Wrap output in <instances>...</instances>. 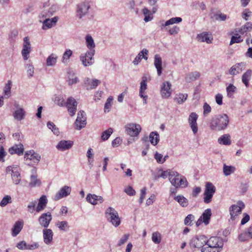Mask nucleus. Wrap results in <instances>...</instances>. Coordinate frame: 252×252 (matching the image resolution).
<instances>
[{
    "label": "nucleus",
    "instance_id": "obj_1",
    "mask_svg": "<svg viewBox=\"0 0 252 252\" xmlns=\"http://www.w3.org/2000/svg\"><path fill=\"white\" fill-rule=\"evenodd\" d=\"M229 123L228 116L225 114L216 115L210 122V127L214 131H220L225 130Z\"/></svg>",
    "mask_w": 252,
    "mask_h": 252
},
{
    "label": "nucleus",
    "instance_id": "obj_2",
    "mask_svg": "<svg viewBox=\"0 0 252 252\" xmlns=\"http://www.w3.org/2000/svg\"><path fill=\"white\" fill-rule=\"evenodd\" d=\"M201 241L202 244H207L209 247L212 248H220L223 246V241L221 238L218 237H212L210 239L207 240L204 235H200L195 238L194 241Z\"/></svg>",
    "mask_w": 252,
    "mask_h": 252
},
{
    "label": "nucleus",
    "instance_id": "obj_3",
    "mask_svg": "<svg viewBox=\"0 0 252 252\" xmlns=\"http://www.w3.org/2000/svg\"><path fill=\"white\" fill-rule=\"evenodd\" d=\"M105 216L107 220L115 227H118L121 223V219L118 212L112 207L108 208L105 211Z\"/></svg>",
    "mask_w": 252,
    "mask_h": 252
},
{
    "label": "nucleus",
    "instance_id": "obj_4",
    "mask_svg": "<svg viewBox=\"0 0 252 252\" xmlns=\"http://www.w3.org/2000/svg\"><path fill=\"white\" fill-rule=\"evenodd\" d=\"M177 175H174L169 179L171 184L176 188H186L188 186V181L186 177L177 172Z\"/></svg>",
    "mask_w": 252,
    "mask_h": 252
},
{
    "label": "nucleus",
    "instance_id": "obj_5",
    "mask_svg": "<svg viewBox=\"0 0 252 252\" xmlns=\"http://www.w3.org/2000/svg\"><path fill=\"white\" fill-rule=\"evenodd\" d=\"M216 191V188L211 182H207L204 192V202L205 203H210L213 197V194Z\"/></svg>",
    "mask_w": 252,
    "mask_h": 252
},
{
    "label": "nucleus",
    "instance_id": "obj_6",
    "mask_svg": "<svg viewBox=\"0 0 252 252\" xmlns=\"http://www.w3.org/2000/svg\"><path fill=\"white\" fill-rule=\"evenodd\" d=\"M125 128L126 133L131 137L137 136L141 130L140 125L135 123L127 124Z\"/></svg>",
    "mask_w": 252,
    "mask_h": 252
},
{
    "label": "nucleus",
    "instance_id": "obj_7",
    "mask_svg": "<svg viewBox=\"0 0 252 252\" xmlns=\"http://www.w3.org/2000/svg\"><path fill=\"white\" fill-rule=\"evenodd\" d=\"M245 204L242 201H238L237 205H232L229 209L231 219L234 220L236 217L242 213L245 208Z\"/></svg>",
    "mask_w": 252,
    "mask_h": 252
},
{
    "label": "nucleus",
    "instance_id": "obj_8",
    "mask_svg": "<svg viewBox=\"0 0 252 252\" xmlns=\"http://www.w3.org/2000/svg\"><path fill=\"white\" fill-rule=\"evenodd\" d=\"M90 5L88 2H83L77 5L76 16L79 19H82L86 16L89 11Z\"/></svg>",
    "mask_w": 252,
    "mask_h": 252
},
{
    "label": "nucleus",
    "instance_id": "obj_9",
    "mask_svg": "<svg viewBox=\"0 0 252 252\" xmlns=\"http://www.w3.org/2000/svg\"><path fill=\"white\" fill-rule=\"evenodd\" d=\"M52 216L50 212L42 214L38 218V221L41 226L44 228H48L51 220Z\"/></svg>",
    "mask_w": 252,
    "mask_h": 252
},
{
    "label": "nucleus",
    "instance_id": "obj_10",
    "mask_svg": "<svg viewBox=\"0 0 252 252\" xmlns=\"http://www.w3.org/2000/svg\"><path fill=\"white\" fill-rule=\"evenodd\" d=\"M76 129L80 130L86 125V118L83 111H79L77 114V119L74 123Z\"/></svg>",
    "mask_w": 252,
    "mask_h": 252
},
{
    "label": "nucleus",
    "instance_id": "obj_11",
    "mask_svg": "<svg viewBox=\"0 0 252 252\" xmlns=\"http://www.w3.org/2000/svg\"><path fill=\"white\" fill-rule=\"evenodd\" d=\"M64 106L67 108L71 116H73L75 114L77 110V102L73 97H68Z\"/></svg>",
    "mask_w": 252,
    "mask_h": 252
},
{
    "label": "nucleus",
    "instance_id": "obj_12",
    "mask_svg": "<svg viewBox=\"0 0 252 252\" xmlns=\"http://www.w3.org/2000/svg\"><path fill=\"white\" fill-rule=\"evenodd\" d=\"M32 50L31 44L28 37L24 38V43L21 52L24 60H27L29 58V54Z\"/></svg>",
    "mask_w": 252,
    "mask_h": 252
},
{
    "label": "nucleus",
    "instance_id": "obj_13",
    "mask_svg": "<svg viewBox=\"0 0 252 252\" xmlns=\"http://www.w3.org/2000/svg\"><path fill=\"white\" fill-rule=\"evenodd\" d=\"M198 119V115L194 112H192L190 114L189 117V123L192 130L193 133L195 134L198 131V126L197 124V120Z\"/></svg>",
    "mask_w": 252,
    "mask_h": 252
},
{
    "label": "nucleus",
    "instance_id": "obj_14",
    "mask_svg": "<svg viewBox=\"0 0 252 252\" xmlns=\"http://www.w3.org/2000/svg\"><path fill=\"white\" fill-rule=\"evenodd\" d=\"M71 191V187L67 186H63L56 194L54 197V200L57 201L63 197L67 196L70 193Z\"/></svg>",
    "mask_w": 252,
    "mask_h": 252
},
{
    "label": "nucleus",
    "instance_id": "obj_15",
    "mask_svg": "<svg viewBox=\"0 0 252 252\" xmlns=\"http://www.w3.org/2000/svg\"><path fill=\"white\" fill-rule=\"evenodd\" d=\"M171 84L168 81L163 83L160 93L163 98H167L171 95L172 90L171 89Z\"/></svg>",
    "mask_w": 252,
    "mask_h": 252
},
{
    "label": "nucleus",
    "instance_id": "obj_16",
    "mask_svg": "<svg viewBox=\"0 0 252 252\" xmlns=\"http://www.w3.org/2000/svg\"><path fill=\"white\" fill-rule=\"evenodd\" d=\"M93 54L92 56H89L88 55V51L85 54H82L80 57V60L81 61L84 66L86 67L92 65L94 63Z\"/></svg>",
    "mask_w": 252,
    "mask_h": 252
},
{
    "label": "nucleus",
    "instance_id": "obj_17",
    "mask_svg": "<svg viewBox=\"0 0 252 252\" xmlns=\"http://www.w3.org/2000/svg\"><path fill=\"white\" fill-rule=\"evenodd\" d=\"M85 39L86 46L89 49V50L88 51V55L89 56H92L93 54H95V44L94 39L90 34L87 35Z\"/></svg>",
    "mask_w": 252,
    "mask_h": 252
},
{
    "label": "nucleus",
    "instance_id": "obj_18",
    "mask_svg": "<svg viewBox=\"0 0 252 252\" xmlns=\"http://www.w3.org/2000/svg\"><path fill=\"white\" fill-rule=\"evenodd\" d=\"M73 145V142L71 140H61L60 141L56 148L58 150L64 151L70 149Z\"/></svg>",
    "mask_w": 252,
    "mask_h": 252
},
{
    "label": "nucleus",
    "instance_id": "obj_19",
    "mask_svg": "<svg viewBox=\"0 0 252 252\" xmlns=\"http://www.w3.org/2000/svg\"><path fill=\"white\" fill-rule=\"evenodd\" d=\"M87 201L93 205H96L103 202L104 199L101 196L89 193L86 197Z\"/></svg>",
    "mask_w": 252,
    "mask_h": 252
},
{
    "label": "nucleus",
    "instance_id": "obj_20",
    "mask_svg": "<svg viewBox=\"0 0 252 252\" xmlns=\"http://www.w3.org/2000/svg\"><path fill=\"white\" fill-rule=\"evenodd\" d=\"M58 9L57 5H53L47 9H44L39 15V18H49L52 16Z\"/></svg>",
    "mask_w": 252,
    "mask_h": 252
},
{
    "label": "nucleus",
    "instance_id": "obj_21",
    "mask_svg": "<svg viewBox=\"0 0 252 252\" xmlns=\"http://www.w3.org/2000/svg\"><path fill=\"white\" fill-rule=\"evenodd\" d=\"M23 226L24 222L22 220L16 221L11 229V235L13 237L17 236L23 229Z\"/></svg>",
    "mask_w": 252,
    "mask_h": 252
},
{
    "label": "nucleus",
    "instance_id": "obj_22",
    "mask_svg": "<svg viewBox=\"0 0 252 252\" xmlns=\"http://www.w3.org/2000/svg\"><path fill=\"white\" fill-rule=\"evenodd\" d=\"M44 242L50 244L52 242L53 232L51 229L44 228L42 231Z\"/></svg>",
    "mask_w": 252,
    "mask_h": 252
},
{
    "label": "nucleus",
    "instance_id": "obj_23",
    "mask_svg": "<svg viewBox=\"0 0 252 252\" xmlns=\"http://www.w3.org/2000/svg\"><path fill=\"white\" fill-rule=\"evenodd\" d=\"M25 158L33 160L34 162L38 163L41 159V156L33 150L27 152L24 156Z\"/></svg>",
    "mask_w": 252,
    "mask_h": 252
},
{
    "label": "nucleus",
    "instance_id": "obj_24",
    "mask_svg": "<svg viewBox=\"0 0 252 252\" xmlns=\"http://www.w3.org/2000/svg\"><path fill=\"white\" fill-rule=\"evenodd\" d=\"M45 20L43 21L42 29L44 30L51 28L53 26L56 25L58 20V17L55 16L52 19L49 18H44Z\"/></svg>",
    "mask_w": 252,
    "mask_h": 252
},
{
    "label": "nucleus",
    "instance_id": "obj_25",
    "mask_svg": "<svg viewBox=\"0 0 252 252\" xmlns=\"http://www.w3.org/2000/svg\"><path fill=\"white\" fill-rule=\"evenodd\" d=\"M101 81L96 79H94L91 80L89 78H87L84 80V83L87 87V90H92L95 88L99 84H100Z\"/></svg>",
    "mask_w": 252,
    "mask_h": 252
},
{
    "label": "nucleus",
    "instance_id": "obj_26",
    "mask_svg": "<svg viewBox=\"0 0 252 252\" xmlns=\"http://www.w3.org/2000/svg\"><path fill=\"white\" fill-rule=\"evenodd\" d=\"M10 154L13 155L16 154L18 155H22L24 153V146L22 144L20 143L18 144H15L9 149Z\"/></svg>",
    "mask_w": 252,
    "mask_h": 252
},
{
    "label": "nucleus",
    "instance_id": "obj_27",
    "mask_svg": "<svg viewBox=\"0 0 252 252\" xmlns=\"http://www.w3.org/2000/svg\"><path fill=\"white\" fill-rule=\"evenodd\" d=\"M48 200L46 195L41 196L38 199V203L36 208V211L40 212L43 211L46 207Z\"/></svg>",
    "mask_w": 252,
    "mask_h": 252
},
{
    "label": "nucleus",
    "instance_id": "obj_28",
    "mask_svg": "<svg viewBox=\"0 0 252 252\" xmlns=\"http://www.w3.org/2000/svg\"><path fill=\"white\" fill-rule=\"evenodd\" d=\"M154 65L157 70L158 75L160 76L162 73V59L158 54L155 55Z\"/></svg>",
    "mask_w": 252,
    "mask_h": 252
},
{
    "label": "nucleus",
    "instance_id": "obj_29",
    "mask_svg": "<svg viewBox=\"0 0 252 252\" xmlns=\"http://www.w3.org/2000/svg\"><path fill=\"white\" fill-rule=\"evenodd\" d=\"M197 40L202 42H206L210 44L212 43L213 37L211 34L206 32H202L198 34L197 36Z\"/></svg>",
    "mask_w": 252,
    "mask_h": 252
},
{
    "label": "nucleus",
    "instance_id": "obj_30",
    "mask_svg": "<svg viewBox=\"0 0 252 252\" xmlns=\"http://www.w3.org/2000/svg\"><path fill=\"white\" fill-rule=\"evenodd\" d=\"M15 106L17 108V109L14 112L13 117L15 120L17 121H21L24 119L26 112L23 108H18V104H15Z\"/></svg>",
    "mask_w": 252,
    "mask_h": 252
},
{
    "label": "nucleus",
    "instance_id": "obj_31",
    "mask_svg": "<svg viewBox=\"0 0 252 252\" xmlns=\"http://www.w3.org/2000/svg\"><path fill=\"white\" fill-rule=\"evenodd\" d=\"M212 216L211 209H207L205 210L200 218L202 220L203 223L206 225H208L210 222V220Z\"/></svg>",
    "mask_w": 252,
    "mask_h": 252
},
{
    "label": "nucleus",
    "instance_id": "obj_32",
    "mask_svg": "<svg viewBox=\"0 0 252 252\" xmlns=\"http://www.w3.org/2000/svg\"><path fill=\"white\" fill-rule=\"evenodd\" d=\"M200 76V73L197 71H194L187 74L185 80L187 82L194 81Z\"/></svg>",
    "mask_w": 252,
    "mask_h": 252
},
{
    "label": "nucleus",
    "instance_id": "obj_33",
    "mask_svg": "<svg viewBox=\"0 0 252 252\" xmlns=\"http://www.w3.org/2000/svg\"><path fill=\"white\" fill-rule=\"evenodd\" d=\"M218 142L220 144L229 145L231 144L230 136L228 134H225L218 139Z\"/></svg>",
    "mask_w": 252,
    "mask_h": 252
},
{
    "label": "nucleus",
    "instance_id": "obj_34",
    "mask_svg": "<svg viewBox=\"0 0 252 252\" xmlns=\"http://www.w3.org/2000/svg\"><path fill=\"white\" fill-rule=\"evenodd\" d=\"M252 75V71L251 69L247 70V71L243 74L242 77V81L246 87H248L249 86V82L251 79Z\"/></svg>",
    "mask_w": 252,
    "mask_h": 252
},
{
    "label": "nucleus",
    "instance_id": "obj_35",
    "mask_svg": "<svg viewBox=\"0 0 252 252\" xmlns=\"http://www.w3.org/2000/svg\"><path fill=\"white\" fill-rule=\"evenodd\" d=\"M149 140L151 143L156 146L159 140V135L156 131H153L150 133L149 135Z\"/></svg>",
    "mask_w": 252,
    "mask_h": 252
},
{
    "label": "nucleus",
    "instance_id": "obj_36",
    "mask_svg": "<svg viewBox=\"0 0 252 252\" xmlns=\"http://www.w3.org/2000/svg\"><path fill=\"white\" fill-rule=\"evenodd\" d=\"M177 175V172L175 171H171V170H166V171H163L162 172L161 174L160 175L156 176L155 177V180H157L158 178L159 177H161L163 179H166L167 177H169V179L170 177H173L174 175Z\"/></svg>",
    "mask_w": 252,
    "mask_h": 252
},
{
    "label": "nucleus",
    "instance_id": "obj_37",
    "mask_svg": "<svg viewBox=\"0 0 252 252\" xmlns=\"http://www.w3.org/2000/svg\"><path fill=\"white\" fill-rule=\"evenodd\" d=\"M252 30V23L247 22L239 29V32L241 34H246Z\"/></svg>",
    "mask_w": 252,
    "mask_h": 252
},
{
    "label": "nucleus",
    "instance_id": "obj_38",
    "mask_svg": "<svg viewBox=\"0 0 252 252\" xmlns=\"http://www.w3.org/2000/svg\"><path fill=\"white\" fill-rule=\"evenodd\" d=\"M58 57L57 56L52 53L51 54L46 60V64L47 66H54L57 62Z\"/></svg>",
    "mask_w": 252,
    "mask_h": 252
},
{
    "label": "nucleus",
    "instance_id": "obj_39",
    "mask_svg": "<svg viewBox=\"0 0 252 252\" xmlns=\"http://www.w3.org/2000/svg\"><path fill=\"white\" fill-rule=\"evenodd\" d=\"M174 199L183 207H187L188 205V199L183 195L176 196L174 197Z\"/></svg>",
    "mask_w": 252,
    "mask_h": 252
},
{
    "label": "nucleus",
    "instance_id": "obj_40",
    "mask_svg": "<svg viewBox=\"0 0 252 252\" xmlns=\"http://www.w3.org/2000/svg\"><path fill=\"white\" fill-rule=\"evenodd\" d=\"M142 81L140 83V87L139 90V95L143 96L145 91L147 89V77L144 76L142 77Z\"/></svg>",
    "mask_w": 252,
    "mask_h": 252
},
{
    "label": "nucleus",
    "instance_id": "obj_41",
    "mask_svg": "<svg viewBox=\"0 0 252 252\" xmlns=\"http://www.w3.org/2000/svg\"><path fill=\"white\" fill-rule=\"evenodd\" d=\"M11 86L12 82L9 80L3 88V93L6 98L9 97L11 95Z\"/></svg>",
    "mask_w": 252,
    "mask_h": 252
},
{
    "label": "nucleus",
    "instance_id": "obj_42",
    "mask_svg": "<svg viewBox=\"0 0 252 252\" xmlns=\"http://www.w3.org/2000/svg\"><path fill=\"white\" fill-rule=\"evenodd\" d=\"M235 170V167L233 166H228L224 164L223 167V174L225 176H228L234 173Z\"/></svg>",
    "mask_w": 252,
    "mask_h": 252
},
{
    "label": "nucleus",
    "instance_id": "obj_43",
    "mask_svg": "<svg viewBox=\"0 0 252 252\" xmlns=\"http://www.w3.org/2000/svg\"><path fill=\"white\" fill-rule=\"evenodd\" d=\"M188 96V95L187 94H179L176 95L174 100L178 104H182L187 100Z\"/></svg>",
    "mask_w": 252,
    "mask_h": 252
},
{
    "label": "nucleus",
    "instance_id": "obj_44",
    "mask_svg": "<svg viewBox=\"0 0 252 252\" xmlns=\"http://www.w3.org/2000/svg\"><path fill=\"white\" fill-rule=\"evenodd\" d=\"M68 78L67 82L69 85L76 84L79 82V79L75 75L73 72L68 73Z\"/></svg>",
    "mask_w": 252,
    "mask_h": 252
},
{
    "label": "nucleus",
    "instance_id": "obj_45",
    "mask_svg": "<svg viewBox=\"0 0 252 252\" xmlns=\"http://www.w3.org/2000/svg\"><path fill=\"white\" fill-rule=\"evenodd\" d=\"M13 182L15 185H18L20 181V174L17 170H13L11 174Z\"/></svg>",
    "mask_w": 252,
    "mask_h": 252
},
{
    "label": "nucleus",
    "instance_id": "obj_46",
    "mask_svg": "<svg viewBox=\"0 0 252 252\" xmlns=\"http://www.w3.org/2000/svg\"><path fill=\"white\" fill-rule=\"evenodd\" d=\"M41 182L39 180L37 179V176L36 175H32L31 176V182L29 184V186L31 187H35L36 186H39Z\"/></svg>",
    "mask_w": 252,
    "mask_h": 252
},
{
    "label": "nucleus",
    "instance_id": "obj_47",
    "mask_svg": "<svg viewBox=\"0 0 252 252\" xmlns=\"http://www.w3.org/2000/svg\"><path fill=\"white\" fill-rule=\"evenodd\" d=\"M182 21V19L181 17H174L170 19L169 20L166 21L164 25H162V26L166 27L167 26L172 25L175 23H179Z\"/></svg>",
    "mask_w": 252,
    "mask_h": 252
},
{
    "label": "nucleus",
    "instance_id": "obj_48",
    "mask_svg": "<svg viewBox=\"0 0 252 252\" xmlns=\"http://www.w3.org/2000/svg\"><path fill=\"white\" fill-rule=\"evenodd\" d=\"M72 54V52L71 50L68 49L66 50L65 52L63 53L62 62L63 63H66L68 62L69 59L70 57L71 56Z\"/></svg>",
    "mask_w": 252,
    "mask_h": 252
},
{
    "label": "nucleus",
    "instance_id": "obj_49",
    "mask_svg": "<svg viewBox=\"0 0 252 252\" xmlns=\"http://www.w3.org/2000/svg\"><path fill=\"white\" fill-rule=\"evenodd\" d=\"M56 225L59 228L60 230L65 231L69 226L68 222L66 221H58L56 223Z\"/></svg>",
    "mask_w": 252,
    "mask_h": 252
},
{
    "label": "nucleus",
    "instance_id": "obj_50",
    "mask_svg": "<svg viewBox=\"0 0 252 252\" xmlns=\"http://www.w3.org/2000/svg\"><path fill=\"white\" fill-rule=\"evenodd\" d=\"M113 132V128H111V127L109 128L108 129L104 131L102 133L101 139L103 141L107 140L109 138L110 135L112 134Z\"/></svg>",
    "mask_w": 252,
    "mask_h": 252
},
{
    "label": "nucleus",
    "instance_id": "obj_51",
    "mask_svg": "<svg viewBox=\"0 0 252 252\" xmlns=\"http://www.w3.org/2000/svg\"><path fill=\"white\" fill-rule=\"evenodd\" d=\"M12 202V198L9 195L4 196L0 202V206L2 207H5L8 204Z\"/></svg>",
    "mask_w": 252,
    "mask_h": 252
},
{
    "label": "nucleus",
    "instance_id": "obj_52",
    "mask_svg": "<svg viewBox=\"0 0 252 252\" xmlns=\"http://www.w3.org/2000/svg\"><path fill=\"white\" fill-rule=\"evenodd\" d=\"M27 73L29 78L33 76L34 72V67L31 63H27L26 65Z\"/></svg>",
    "mask_w": 252,
    "mask_h": 252
},
{
    "label": "nucleus",
    "instance_id": "obj_53",
    "mask_svg": "<svg viewBox=\"0 0 252 252\" xmlns=\"http://www.w3.org/2000/svg\"><path fill=\"white\" fill-rule=\"evenodd\" d=\"M47 126L48 128L52 130L54 134L59 135L60 132L59 129L53 122H48L47 124Z\"/></svg>",
    "mask_w": 252,
    "mask_h": 252
},
{
    "label": "nucleus",
    "instance_id": "obj_54",
    "mask_svg": "<svg viewBox=\"0 0 252 252\" xmlns=\"http://www.w3.org/2000/svg\"><path fill=\"white\" fill-rule=\"evenodd\" d=\"M113 97L112 96H109L106 100V101L104 105V112H108L110 111V109L112 106V102L113 101Z\"/></svg>",
    "mask_w": 252,
    "mask_h": 252
},
{
    "label": "nucleus",
    "instance_id": "obj_55",
    "mask_svg": "<svg viewBox=\"0 0 252 252\" xmlns=\"http://www.w3.org/2000/svg\"><path fill=\"white\" fill-rule=\"evenodd\" d=\"M54 102L60 106H63L65 105V103L64 99L62 95L55 96L54 98Z\"/></svg>",
    "mask_w": 252,
    "mask_h": 252
},
{
    "label": "nucleus",
    "instance_id": "obj_56",
    "mask_svg": "<svg viewBox=\"0 0 252 252\" xmlns=\"http://www.w3.org/2000/svg\"><path fill=\"white\" fill-rule=\"evenodd\" d=\"M237 88L233 84H230L227 88L226 91L227 96L229 97H231L233 94V93L236 92Z\"/></svg>",
    "mask_w": 252,
    "mask_h": 252
},
{
    "label": "nucleus",
    "instance_id": "obj_57",
    "mask_svg": "<svg viewBox=\"0 0 252 252\" xmlns=\"http://www.w3.org/2000/svg\"><path fill=\"white\" fill-rule=\"evenodd\" d=\"M195 219L194 216L192 214L188 215L185 219L184 223L186 225H192V222Z\"/></svg>",
    "mask_w": 252,
    "mask_h": 252
},
{
    "label": "nucleus",
    "instance_id": "obj_58",
    "mask_svg": "<svg viewBox=\"0 0 252 252\" xmlns=\"http://www.w3.org/2000/svg\"><path fill=\"white\" fill-rule=\"evenodd\" d=\"M152 239L155 244H159L161 241L160 233L158 232L153 233L152 234Z\"/></svg>",
    "mask_w": 252,
    "mask_h": 252
},
{
    "label": "nucleus",
    "instance_id": "obj_59",
    "mask_svg": "<svg viewBox=\"0 0 252 252\" xmlns=\"http://www.w3.org/2000/svg\"><path fill=\"white\" fill-rule=\"evenodd\" d=\"M243 41V39L238 34H236V36H232L230 42V45H232L235 43H240Z\"/></svg>",
    "mask_w": 252,
    "mask_h": 252
},
{
    "label": "nucleus",
    "instance_id": "obj_60",
    "mask_svg": "<svg viewBox=\"0 0 252 252\" xmlns=\"http://www.w3.org/2000/svg\"><path fill=\"white\" fill-rule=\"evenodd\" d=\"M36 201L35 200L30 202V203L27 206L28 211L31 213H32L35 210H36Z\"/></svg>",
    "mask_w": 252,
    "mask_h": 252
},
{
    "label": "nucleus",
    "instance_id": "obj_61",
    "mask_svg": "<svg viewBox=\"0 0 252 252\" xmlns=\"http://www.w3.org/2000/svg\"><path fill=\"white\" fill-rule=\"evenodd\" d=\"M241 72V69L236 66V64L233 65L229 70V74L232 75H236Z\"/></svg>",
    "mask_w": 252,
    "mask_h": 252
},
{
    "label": "nucleus",
    "instance_id": "obj_62",
    "mask_svg": "<svg viewBox=\"0 0 252 252\" xmlns=\"http://www.w3.org/2000/svg\"><path fill=\"white\" fill-rule=\"evenodd\" d=\"M203 115L206 116L211 111V106L206 102L203 105Z\"/></svg>",
    "mask_w": 252,
    "mask_h": 252
},
{
    "label": "nucleus",
    "instance_id": "obj_63",
    "mask_svg": "<svg viewBox=\"0 0 252 252\" xmlns=\"http://www.w3.org/2000/svg\"><path fill=\"white\" fill-rule=\"evenodd\" d=\"M214 17L216 20H220V21H224L226 19L227 16L225 14L220 13L214 14Z\"/></svg>",
    "mask_w": 252,
    "mask_h": 252
},
{
    "label": "nucleus",
    "instance_id": "obj_64",
    "mask_svg": "<svg viewBox=\"0 0 252 252\" xmlns=\"http://www.w3.org/2000/svg\"><path fill=\"white\" fill-rule=\"evenodd\" d=\"M124 191L129 196H133L136 193L135 190L131 186L126 188L124 189Z\"/></svg>",
    "mask_w": 252,
    "mask_h": 252
}]
</instances>
